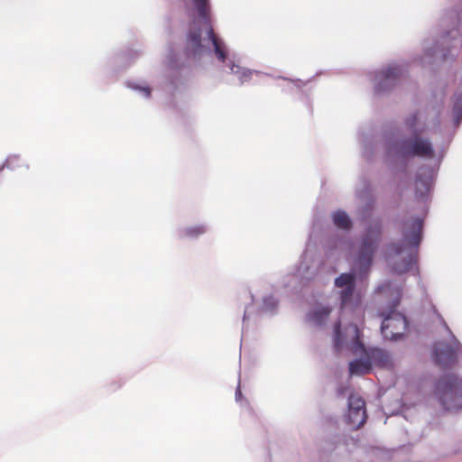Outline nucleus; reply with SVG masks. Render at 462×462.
I'll list each match as a JSON object with an SVG mask.
<instances>
[{"label":"nucleus","mask_w":462,"mask_h":462,"mask_svg":"<svg viewBox=\"0 0 462 462\" xmlns=\"http://www.w3.org/2000/svg\"><path fill=\"white\" fill-rule=\"evenodd\" d=\"M441 322L445 329L450 334L452 343L447 344L445 342H438L434 346L433 359L439 366L448 367L457 362V356L462 351V346L455 337L451 329L442 318Z\"/></svg>","instance_id":"nucleus-1"},{"label":"nucleus","mask_w":462,"mask_h":462,"mask_svg":"<svg viewBox=\"0 0 462 462\" xmlns=\"http://www.w3.org/2000/svg\"><path fill=\"white\" fill-rule=\"evenodd\" d=\"M458 383V379L454 374H449L442 377L437 384V391L439 399L447 411L457 410L462 407V403L457 402L456 389Z\"/></svg>","instance_id":"nucleus-2"},{"label":"nucleus","mask_w":462,"mask_h":462,"mask_svg":"<svg viewBox=\"0 0 462 462\" xmlns=\"http://www.w3.org/2000/svg\"><path fill=\"white\" fill-rule=\"evenodd\" d=\"M382 235L381 227H369L364 236L360 246L358 263L361 267L368 268L372 264L373 256L377 248Z\"/></svg>","instance_id":"nucleus-3"},{"label":"nucleus","mask_w":462,"mask_h":462,"mask_svg":"<svg viewBox=\"0 0 462 462\" xmlns=\"http://www.w3.org/2000/svg\"><path fill=\"white\" fill-rule=\"evenodd\" d=\"M407 327L408 320L405 316L392 310L382 322L381 332L384 338L395 340L404 334Z\"/></svg>","instance_id":"nucleus-4"},{"label":"nucleus","mask_w":462,"mask_h":462,"mask_svg":"<svg viewBox=\"0 0 462 462\" xmlns=\"http://www.w3.org/2000/svg\"><path fill=\"white\" fill-rule=\"evenodd\" d=\"M193 5L199 14V18H201L208 25V34L212 42L214 51L216 55L217 56L218 60L220 61H225L226 60V52L221 46L220 42L218 41L217 37L216 36L213 28L210 25V7H209V1L208 0H192Z\"/></svg>","instance_id":"nucleus-5"},{"label":"nucleus","mask_w":462,"mask_h":462,"mask_svg":"<svg viewBox=\"0 0 462 462\" xmlns=\"http://www.w3.org/2000/svg\"><path fill=\"white\" fill-rule=\"evenodd\" d=\"M402 152L405 156H418L424 158H432L434 149L428 139L420 138L415 135L411 140L404 141L402 145Z\"/></svg>","instance_id":"nucleus-6"},{"label":"nucleus","mask_w":462,"mask_h":462,"mask_svg":"<svg viewBox=\"0 0 462 462\" xmlns=\"http://www.w3.org/2000/svg\"><path fill=\"white\" fill-rule=\"evenodd\" d=\"M423 221L420 218L405 222L402 228V242L409 246L418 247L421 241Z\"/></svg>","instance_id":"nucleus-7"},{"label":"nucleus","mask_w":462,"mask_h":462,"mask_svg":"<svg viewBox=\"0 0 462 462\" xmlns=\"http://www.w3.org/2000/svg\"><path fill=\"white\" fill-rule=\"evenodd\" d=\"M402 70L400 66L391 65L376 75V92H382L392 88L397 79L402 76Z\"/></svg>","instance_id":"nucleus-8"},{"label":"nucleus","mask_w":462,"mask_h":462,"mask_svg":"<svg viewBox=\"0 0 462 462\" xmlns=\"http://www.w3.org/2000/svg\"><path fill=\"white\" fill-rule=\"evenodd\" d=\"M187 51L193 55L202 51L201 32L199 29L190 30L187 36Z\"/></svg>","instance_id":"nucleus-9"},{"label":"nucleus","mask_w":462,"mask_h":462,"mask_svg":"<svg viewBox=\"0 0 462 462\" xmlns=\"http://www.w3.org/2000/svg\"><path fill=\"white\" fill-rule=\"evenodd\" d=\"M366 356L368 362H371V366L385 367L389 365V355L382 349L372 348L366 352Z\"/></svg>","instance_id":"nucleus-10"},{"label":"nucleus","mask_w":462,"mask_h":462,"mask_svg":"<svg viewBox=\"0 0 462 462\" xmlns=\"http://www.w3.org/2000/svg\"><path fill=\"white\" fill-rule=\"evenodd\" d=\"M331 311L332 309L330 307L320 305L310 311L308 317L312 323L321 326L328 320Z\"/></svg>","instance_id":"nucleus-11"},{"label":"nucleus","mask_w":462,"mask_h":462,"mask_svg":"<svg viewBox=\"0 0 462 462\" xmlns=\"http://www.w3.org/2000/svg\"><path fill=\"white\" fill-rule=\"evenodd\" d=\"M371 362L368 360L356 359L349 364L350 375H364L371 371Z\"/></svg>","instance_id":"nucleus-12"},{"label":"nucleus","mask_w":462,"mask_h":462,"mask_svg":"<svg viewBox=\"0 0 462 462\" xmlns=\"http://www.w3.org/2000/svg\"><path fill=\"white\" fill-rule=\"evenodd\" d=\"M348 422L354 428H360L366 421V411L365 410H348Z\"/></svg>","instance_id":"nucleus-13"},{"label":"nucleus","mask_w":462,"mask_h":462,"mask_svg":"<svg viewBox=\"0 0 462 462\" xmlns=\"http://www.w3.org/2000/svg\"><path fill=\"white\" fill-rule=\"evenodd\" d=\"M333 222L336 226L341 229H349L351 220L345 211L338 210L333 214Z\"/></svg>","instance_id":"nucleus-14"},{"label":"nucleus","mask_w":462,"mask_h":462,"mask_svg":"<svg viewBox=\"0 0 462 462\" xmlns=\"http://www.w3.org/2000/svg\"><path fill=\"white\" fill-rule=\"evenodd\" d=\"M335 285L343 289L356 287L355 275L351 273H342L335 280Z\"/></svg>","instance_id":"nucleus-15"},{"label":"nucleus","mask_w":462,"mask_h":462,"mask_svg":"<svg viewBox=\"0 0 462 462\" xmlns=\"http://www.w3.org/2000/svg\"><path fill=\"white\" fill-rule=\"evenodd\" d=\"M356 287L345 288L340 291L341 308L345 309L353 304Z\"/></svg>","instance_id":"nucleus-16"},{"label":"nucleus","mask_w":462,"mask_h":462,"mask_svg":"<svg viewBox=\"0 0 462 462\" xmlns=\"http://www.w3.org/2000/svg\"><path fill=\"white\" fill-rule=\"evenodd\" d=\"M418 121H419V114L418 113H414L411 116H409L406 119H405V125L406 127L414 134V135H418L420 134H421L424 129L421 128V129H418L417 128V125H418Z\"/></svg>","instance_id":"nucleus-17"},{"label":"nucleus","mask_w":462,"mask_h":462,"mask_svg":"<svg viewBox=\"0 0 462 462\" xmlns=\"http://www.w3.org/2000/svg\"><path fill=\"white\" fill-rule=\"evenodd\" d=\"M348 410H365V402L360 396L350 394L348 398Z\"/></svg>","instance_id":"nucleus-18"},{"label":"nucleus","mask_w":462,"mask_h":462,"mask_svg":"<svg viewBox=\"0 0 462 462\" xmlns=\"http://www.w3.org/2000/svg\"><path fill=\"white\" fill-rule=\"evenodd\" d=\"M206 232V227L204 226H195L191 227L186 228L183 233L185 236L195 238L203 235Z\"/></svg>","instance_id":"nucleus-19"},{"label":"nucleus","mask_w":462,"mask_h":462,"mask_svg":"<svg viewBox=\"0 0 462 462\" xmlns=\"http://www.w3.org/2000/svg\"><path fill=\"white\" fill-rule=\"evenodd\" d=\"M415 185H416V191H417V193H420V196H423L430 189L429 180H423L420 177L416 178Z\"/></svg>","instance_id":"nucleus-20"},{"label":"nucleus","mask_w":462,"mask_h":462,"mask_svg":"<svg viewBox=\"0 0 462 462\" xmlns=\"http://www.w3.org/2000/svg\"><path fill=\"white\" fill-rule=\"evenodd\" d=\"M453 112L457 119L462 116V94L457 97L453 106Z\"/></svg>","instance_id":"nucleus-21"},{"label":"nucleus","mask_w":462,"mask_h":462,"mask_svg":"<svg viewBox=\"0 0 462 462\" xmlns=\"http://www.w3.org/2000/svg\"><path fill=\"white\" fill-rule=\"evenodd\" d=\"M352 328H353V330L355 333V344L356 345V346L358 348L363 349L364 345L362 344V342L360 340V334H361L360 330L356 325H354Z\"/></svg>","instance_id":"nucleus-22"},{"label":"nucleus","mask_w":462,"mask_h":462,"mask_svg":"<svg viewBox=\"0 0 462 462\" xmlns=\"http://www.w3.org/2000/svg\"><path fill=\"white\" fill-rule=\"evenodd\" d=\"M411 265H412V258L411 257L409 259V261L404 263L403 266H401V267L395 266L394 270H395V272H397L399 273H402L409 271L410 268L411 267Z\"/></svg>","instance_id":"nucleus-23"},{"label":"nucleus","mask_w":462,"mask_h":462,"mask_svg":"<svg viewBox=\"0 0 462 462\" xmlns=\"http://www.w3.org/2000/svg\"><path fill=\"white\" fill-rule=\"evenodd\" d=\"M340 327H341L340 322H337V323L335 325V346H336V347H338V346H339V339H340Z\"/></svg>","instance_id":"nucleus-24"},{"label":"nucleus","mask_w":462,"mask_h":462,"mask_svg":"<svg viewBox=\"0 0 462 462\" xmlns=\"http://www.w3.org/2000/svg\"><path fill=\"white\" fill-rule=\"evenodd\" d=\"M346 391V387L345 386H339L337 390V395L338 396H344L345 393Z\"/></svg>","instance_id":"nucleus-25"},{"label":"nucleus","mask_w":462,"mask_h":462,"mask_svg":"<svg viewBox=\"0 0 462 462\" xmlns=\"http://www.w3.org/2000/svg\"><path fill=\"white\" fill-rule=\"evenodd\" d=\"M143 91L144 95H145L147 97H150V95H151V91H150V88H143Z\"/></svg>","instance_id":"nucleus-26"},{"label":"nucleus","mask_w":462,"mask_h":462,"mask_svg":"<svg viewBox=\"0 0 462 462\" xmlns=\"http://www.w3.org/2000/svg\"><path fill=\"white\" fill-rule=\"evenodd\" d=\"M249 74H250L249 72H244L243 73V77L244 78H247L249 76Z\"/></svg>","instance_id":"nucleus-27"},{"label":"nucleus","mask_w":462,"mask_h":462,"mask_svg":"<svg viewBox=\"0 0 462 462\" xmlns=\"http://www.w3.org/2000/svg\"><path fill=\"white\" fill-rule=\"evenodd\" d=\"M395 252H396L397 254H400V253H401V248H400V247H396V248H395Z\"/></svg>","instance_id":"nucleus-28"}]
</instances>
